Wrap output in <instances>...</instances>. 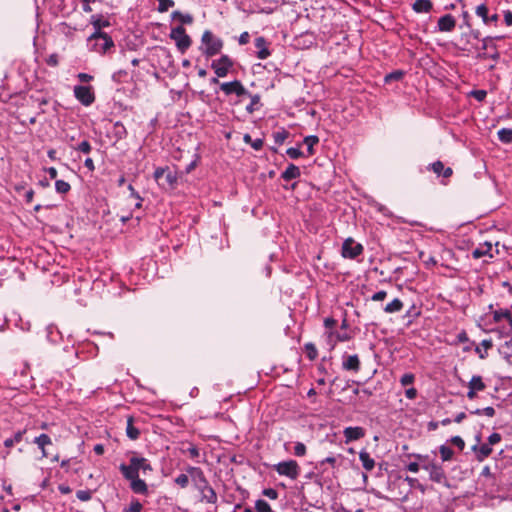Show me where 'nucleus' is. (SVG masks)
Segmentation results:
<instances>
[{
  "label": "nucleus",
  "instance_id": "f257e3e1",
  "mask_svg": "<svg viewBox=\"0 0 512 512\" xmlns=\"http://www.w3.org/2000/svg\"><path fill=\"white\" fill-rule=\"evenodd\" d=\"M119 470L124 479L129 481V487L133 493L139 495H148V485L144 480L139 478L140 471H142L143 474H146L148 471H153L151 463L148 459L133 453V456L129 459V464L121 463Z\"/></svg>",
  "mask_w": 512,
  "mask_h": 512
},
{
  "label": "nucleus",
  "instance_id": "f03ea898",
  "mask_svg": "<svg viewBox=\"0 0 512 512\" xmlns=\"http://www.w3.org/2000/svg\"><path fill=\"white\" fill-rule=\"evenodd\" d=\"M94 26L96 31L87 40L89 50L105 54L114 47V42L107 33L100 30L98 22H95Z\"/></svg>",
  "mask_w": 512,
  "mask_h": 512
},
{
  "label": "nucleus",
  "instance_id": "7ed1b4c3",
  "mask_svg": "<svg viewBox=\"0 0 512 512\" xmlns=\"http://www.w3.org/2000/svg\"><path fill=\"white\" fill-rule=\"evenodd\" d=\"M224 42L217 37L212 31L205 30L201 36V45L199 50L206 58L218 55L223 49Z\"/></svg>",
  "mask_w": 512,
  "mask_h": 512
},
{
  "label": "nucleus",
  "instance_id": "20e7f679",
  "mask_svg": "<svg viewBox=\"0 0 512 512\" xmlns=\"http://www.w3.org/2000/svg\"><path fill=\"white\" fill-rule=\"evenodd\" d=\"M422 469L426 470L429 473V479L432 482L441 484L446 487L450 486L445 470L441 464L437 463L436 461L427 462L422 464Z\"/></svg>",
  "mask_w": 512,
  "mask_h": 512
},
{
  "label": "nucleus",
  "instance_id": "39448f33",
  "mask_svg": "<svg viewBox=\"0 0 512 512\" xmlns=\"http://www.w3.org/2000/svg\"><path fill=\"white\" fill-rule=\"evenodd\" d=\"M169 37L175 41L177 49L182 54H184L192 44L191 37L186 33V30L182 25L173 27Z\"/></svg>",
  "mask_w": 512,
  "mask_h": 512
},
{
  "label": "nucleus",
  "instance_id": "423d86ee",
  "mask_svg": "<svg viewBox=\"0 0 512 512\" xmlns=\"http://www.w3.org/2000/svg\"><path fill=\"white\" fill-rule=\"evenodd\" d=\"M274 470L281 476L289 477L292 480L298 478L300 467L295 460L282 461L274 465Z\"/></svg>",
  "mask_w": 512,
  "mask_h": 512
},
{
  "label": "nucleus",
  "instance_id": "0eeeda50",
  "mask_svg": "<svg viewBox=\"0 0 512 512\" xmlns=\"http://www.w3.org/2000/svg\"><path fill=\"white\" fill-rule=\"evenodd\" d=\"M234 66V61L226 54L211 62V68L217 77H226Z\"/></svg>",
  "mask_w": 512,
  "mask_h": 512
},
{
  "label": "nucleus",
  "instance_id": "6e6552de",
  "mask_svg": "<svg viewBox=\"0 0 512 512\" xmlns=\"http://www.w3.org/2000/svg\"><path fill=\"white\" fill-rule=\"evenodd\" d=\"M363 246L355 242L353 238H347L342 244L341 255L347 259H356L363 253Z\"/></svg>",
  "mask_w": 512,
  "mask_h": 512
},
{
  "label": "nucleus",
  "instance_id": "1a4fd4ad",
  "mask_svg": "<svg viewBox=\"0 0 512 512\" xmlns=\"http://www.w3.org/2000/svg\"><path fill=\"white\" fill-rule=\"evenodd\" d=\"M74 96L84 106H90L95 101L92 86L76 85L74 87Z\"/></svg>",
  "mask_w": 512,
  "mask_h": 512
},
{
  "label": "nucleus",
  "instance_id": "9d476101",
  "mask_svg": "<svg viewBox=\"0 0 512 512\" xmlns=\"http://www.w3.org/2000/svg\"><path fill=\"white\" fill-rule=\"evenodd\" d=\"M106 134L107 137L112 138L114 140L113 145H115L117 142L125 139L128 135V132L122 122L109 121V127H106Z\"/></svg>",
  "mask_w": 512,
  "mask_h": 512
},
{
  "label": "nucleus",
  "instance_id": "9b49d317",
  "mask_svg": "<svg viewBox=\"0 0 512 512\" xmlns=\"http://www.w3.org/2000/svg\"><path fill=\"white\" fill-rule=\"evenodd\" d=\"M220 89L227 96L232 94H235L238 97L250 95V92L244 87L240 80L220 83Z\"/></svg>",
  "mask_w": 512,
  "mask_h": 512
},
{
  "label": "nucleus",
  "instance_id": "f8f14e48",
  "mask_svg": "<svg viewBox=\"0 0 512 512\" xmlns=\"http://www.w3.org/2000/svg\"><path fill=\"white\" fill-rule=\"evenodd\" d=\"M187 473L191 477V479L194 483V486L197 490H199L209 484V482H208L207 478L205 477L204 472L202 471L201 468L190 466L187 469Z\"/></svg>",
  "mask_w": 512,
  "mask_h": 512
},
{
  "label": "nucleus",
  "instance_id": "ddd939ff",
  "mask_svg": "<svg viewBox=\"0 0 512 512\" xmlns=\"http://www.w3.org/2000/svg\"><path fill=\"white\" fill-rule=\"evenodd\" d=\"M254 45L256 48V57L260 60H265L271 55V51L269 49L270 43L263 36H259L255 38Z\"/></svg>",
  "mask_w": 512,
  "mask_h": 512
},
{
  "label": "nucleus",
  "instance_id": "4468645a",
  "mask_svg": "<svg viewBox=\"0 0 512 512\" xmlns=\"http://www.w3.org/2000/svg\"><path fill=\"white\" fill-rule=\"evenodd\" d=\"M361 362L357 354H344L342 357V369L354 373L359 372Z\"/></svg>",
  "mask_w": 512,
  "mask_h": 512
},
{
  "label": "nucleus",
  "instance_id": "2eb2a0df",
  "mask_svg": "<svg viewBox=\"0 0 512 512\" xmlns=\"http://www.w3.org/2000/svg\"><path fill=\"white\" fill-rule=\"evenodd\" d=\"M489 9L486 4L482 3L478 5L475 9V13L478 17H480L485 25L496 24L499 20V16L497 13L492 15L488 14Z\"/></svg>",
  "mask_w": 512,
  "mask_h": 512
},
{
  "label": "nucleus",
  "instance_id": "dca6fc26",
  "mask_svg": "<svg viewBox=\"0 0 512 512\" xmlns=\"http://www.w3.org/2000/svg\"><path fill=\"white\" fill-rule=\"evenodd\" d=\"M502 39H504V36H495V37L487 36L482 39V47L481 48L483 50H487L488 48L493 49V53H487L486 57H488L494 61H497L500 58V53L498 52L497 46H496V44L493 43V41L494 40H502Z\"/></svg>",
  "mask_w": 512,
  "mask_h": 512
},
{
  "label": "nucleus",
  "instance_id": "f3484780",
  "mask_svg": "<svg viewBox=\"0 0 512 512\" xmlns=\"http://www.w3.org/2000/svg\"><path fill=\"white\" fill-rule=\"evenodd\" d=\"M365 434H366L365 429L362 427H359V426H355V427L349 426L343 430V435L345 437L346 443L359 440V439L363 438L365 436Z\"/></svg>",
  "mask_w": 512,
  "mask_h": 512
},
{
  "label": "nucleus",
  "instance_id": "a211bd4d",
  "mask_svg": "<svg viewBox=\"0 0 512 512\" xmlns=\"http://www.w3.org/2000/svg\"><path fill=\"white\" fill-rule=\"evenodd\" d=\"M427 169L431 170L437 176H442L443 178H449L453 174L452 168L451 167H445L443 162L440 161V160H437V161L431 163L427 167Z\"/></svg>",
  "mask_w": 512,
  "mask_h": 512
},
{
  "label": "nucleus",
  "instance_id": "6ab92c4d",
  "mask_svg": "<svg viewBox=\"0 0 512 512\" xmlns=\"http://www.w3.org/2000/svg\"><path fill=\"white\" fill-rule=\"evenodd\" d=\"M456 26V20L451 14H446L438 19L437 27L440 32H451Z\"/></svg>",
  "mask_w": 512,
  "mask_h": 512
},
{
  "label": "nucleus",
  "instance_id": "aec40b11",
  "mask_svg": "<svg viewBox=\"0 0 512 512\" xmlns=\"http://www.w3.org/2000/svg\"><path fill=\"white\" fill-rule=\"evenodd\" d=\"M33 443L36 444L38 448L41 450L42 457L47 458L49 456L47 446L52 445V440L48 434H40L39 436L34 438Z\"/></svg>",
  "mask_w": 512,
  "mask_h": 512
},
{
  "label": "nucleus",
  "instance_id": "412c9836",
  "mask_svg": "<svg viewBox=\"0 0 512 512\" xmlns=\"http://www.w3.org/2000/svg\"><path fill=\"white\" fill-rule=\"evenodd\" d=\"M471 449L475 453L476 460L479 462H482L486 458H488L493 451L492 448L487 443L481 445L475 444L472 446Z\"/></svg>",
  "mask_w": 512,
  "mask_h": 512
},
{
  "label": "nucleus",
  "instance_id": "4be33fe9",
  "mask_svg": "<svg viewBox=\"0 0 512 512\" xmlns=\"http://www.w3.org/2000/svg\"><path fill=\"white\" fill-rule=\"evenodd\" d=\"M201 494V501L209 504L217 502V494L210 484L198 490Z\"/></svg>",
  "mask_w": 512,
  "mask_h": 512
},
{
  "label": "nucleus",
  "instance_id": "5701e85b",
  "mask_svg": "<svg viewBox=\"0 0 512 512\" xmlns=\"http://www.w3.org/2000/svg\"><path fill=\"white\" fill-rule=\"evenodd\" d=\"M412 9L416 13H430L433 10V3L431 0H415Z\"/></svg>",
  "mask_w": 512,
  "mask_h": 512
},
{
  "label": "nucleus",
  "instance_id": "b1692460",
  "mask_svg": "<svg viewBox=\"0 0 512 512\" xmlns=\"http://www.w3.org/2000/svg\"><path fill=\"white\" fill-rule=\"evenodd\" d=\"M492 251V244L490 242H485L483 244H480L476 249L473 250L472 256L475 259H479L483 256H489L490 258L493 257Z\"/></svg>",
  "mask_w": 512,
  "mask_h": 512
},
{
  "label": "nucleus",
  "instance_id": "393cba45",
  "mask_svg": "<svg viewBox=\"0 0 512 512\" xmlns=\"http://www.w3.org/2000/svg\"><path fill=\"white\" fill-rule=\"evenodd\" d=\"M26 432H27V429L24 428L22 430H18L17 432H15L11 437L6 438L3 443L5 448L11 449L16 444L20 443L23 440Z\"/></svg>",
  "mask_w": 512,
  "mask_h": 512
},
{
  "label": "nucleus",
  "instance_id": "a878e982",
  "mask_svg": "<svg viewBox=\"0 0 512 512\" xmlns=\"http://www.w3.org/2000/svg\"><path fill=\"white\" fill-rule=\"evenodd\" d=\"M301 175L300 169L294 164H289L286 169L282 172L281 178L285 181H290L299 178Z\"/></svg>",
  "mask_w": 512,
  "mask_h": 512
},
{
  "label": "nucleus",
  "instance_id": "bb28decb",
  "mask_svg": "<svg viewBox=\"0 0 512 512\" xmlns=\"http://www.w3.org/2000/svg\"><path fill=\"white\" fill-rule=\"evenodd\" d=\"M359 459L366 471H371L375 467V461L366 450H361Z\"/></svg>",
  "mask_w": 512,
  "mask_h": 512
},
{
  "label": "nucleus",
  "instance_id": "cd10ccee",
  "mask_svg": "<svg viewBox=\"0 0 512 512\" xmlns=\"http://www.w3.org/2000/svg\"><path fill=\"white\" fill-rule=\"evenodd\" d=\"M126 434L131 440L138 439L140 435V431L134 426V419L131 416L127 419Z\"/></svg>",
  "mask_w": 512,
  "mask_h": 512
},
{
  "label": "nucleus",
  "instance_id": "c85d7f7f",
  "mask_svg": "<svg viewBox=\"0 0 512 512\" xmlns=\"http://www.w3.org/2000/svg\"><path fill=\"white\" fill-rule=\"evenodd\" d=\"M468 388H471L477 392L484 391L486 389V384L483 382V379L479 375L472 376L471 380L468 383Z\"/></svg>",
  "mask_w": 512,
  "mask_h": 512
},
{
  "label": "nucleus",
  "instance_id": "c756f323",
  "mask_svg": "<svg viewBox=\"0 0 512 512\" xmlns=\"http://www.w3.org/2000/svg\"><path fill=\"white\" fill-rule=\"evenodd\" d=\"M250 98V103L246 106V111L249 114H252L254 111L258 110L260 107V95L255 94L247 95Z\"/></svg>",
  "mask_w": 512,
  "mask_h": 512
},
{
  "label": "nucleus",
  "instance_id": "7c9ffc66",
  "mask_svg": "<svg viewBox=\"0 0 512 512\" xmlns=\"http://www.w3.org/2000/svg\"><path fill=\"white\" fill-rule=\"evenodd\" d=\"M402 308H403V302L400 299L395 298L394 300H392L390 303H388L384 307V311L386 313H396V312L401 311Z\"/></svg>",
  "mask_w": 512,
  "mask_h": 512
},
{
  "label": "nucleus",
  "instance_id": "2f4dec72",
  "mask_svg": "<svg viewBox=\"0 0 512 512\" xmlns=\"http://www.w3.org/2000/svg\"><path fill=\"white\" fill-rule=\"evenodd\" d=\"M498 139L505 144L512 143V128H502L497 133Z\"/></svg>",
  "mask_w": 512,
  "mask_h": 512
},
{
  "label": "nucleus",
  "instance_id": "473e14b6",
  "mask_svg": "<svg viewBox=\"0 0 512 512\" xmlns=\"http://www.w3.org/2000/svg\"><path fill=\"white\" fill-rule=\"evenodd\" d=\"M439 453H440L442 462L450 461V460H452V458L454 456V451L452 450V448H450L447 445H441L439 447Z\"/></svg>",
  "mask_w": 512,
  "mask_h": 512
},
{
  "label": "nucleus",
  "instance_id": "72a5a7b5",
  "mask_svg": "<svg viewBox=\"0 0 512 512\" xmlns=\"http://www.w3.org/2000/svg\"><path fill=\"white\" fill-rule=\"evenodd\" d=\"M303 143L307 146V151L309 155L314 154V145L319 143V138L316 135L306 136L303 140Z\"/></svg>",
  "mask_w": 512,
  "mask_h": 512
},
{
  "label": "nucleus",
  "instance_id": "f704fd0d",
  "mask_svg": "<svg viewBox=\"0 0 512 512\" xmlns=\"http://www.w3.org/2000/svg\"><path fill=\"white\" fill-rule=\"evenodd\" d=\"M304 352L310 361H313L318 356V350L312 342H308L304 345Z\"/></svg>",
  "mask_w": 512,
  "mask_h": 512
},
{
  "label": "nucleus",
  "instance_id": "c9c22d12",
  "mask_svg": "<svg viewBox=\"0 0 512 512\" xmlns=\"http://www.w3.org/2000/svg\"><path fill=\"white\" fill-rule=\"evenodd\" d=\"M171 16L173 20H179L182 24H191L193 22L192 15L183 14L180 11H174Z\"/></svg>",
  "mask_w": 512,
  "mask_h": 512
},
{
  "label": "nucleus",
  "instance_id": "e433bc0d",
  "mask_svg": "<svg viewBox=\"0 0 512 512\" xmlns=\"http://www.w3.org/2000/svg\"><path fill=\"white\" fill-rule=\"evenodd\" d=\"M404 75H405L404 71H402V70H394L391 73H388L384 77V82L388 84V83H391V82H394V81H400L404 77Z\"/></svg>",
  "mask_w": 512,
  "mask_h": 512
},
{
  "label": "nucleus",
  "instance_id": "4c0bfd02",
  "mask_svg": "<svg viewBox=\"0 0 512 512\" xmlns=\"http://www.w3.org/2000/svg\"><path fill=\"white\" fill-rule=\"evenodd\" d=\"M511 311L509 309H498L493 312V320L499 323L502 319L510 318Z\"/></svg>",
  "mask_w": 512,
  "mask_h": 512
},
{
  "label": "nucleus",
  "instance_id": "58836bf2",
  "mask_svg": "<svg viewBox=\"0 0 512 512\" xmlns=\"http://www.w3.org/2000/svg\"><path fill=\"white\" fill-rule=\"evenodd\" d=\"M289 132L285 129H281L277 132L273 133L274 141L277 145H282L285 140L288 138Z\"/></svg>",
  "mask_w": 512,
  "mask_h": 512
},
{
  "label": "nucleus",
  "instance_id": "ea45409f",
  "mask_svg": "<svg viewBox=\"0 0 512 512\" xmlns=\"http://www.w3.org/2000/svg\"><path fill=\"white\" fill-rule=\"evenodd\" d=\"M71 186L68 182L64 180H56L55 182V190L59 194H66L70 191Z\"/></svg>",
  "mask_w": 512,
  "mask_h": 512
},
{
  "label": "nucleus",
  "instance_id": "a19ab883",
  "mask_svg": "<svg viewBox=\"0 0 512 512\" xmlns=\"http://www.w3.org/2000/svg\"><path fill=\"white\" fill-rule=\"evenodd\" d=\"M255 510L257 512H272L270 504L263 499H258L255 503Z\"/></svg>",
  "mask_w": 512,
  "mask_h": 512
},
{
  "label": "nucleus",
  "instance_id": "79ce46f5",
  "mask_svg": "<svg viewBox=\"0 0 512 512\" xmlns=\"http://www.w3.org/2000/svg\"><path fill=\"white\" fill-rule=\"evenodd\" d=\"M128 190L130 191V196L133 199H137V203L135 204L136 209H140L142 207L143 198L140 194L135 190L132 184L128 185Z\"/></svg>",
  "mask_w": 512,
  "mask_h": 512
},
{
  "label": "nucleus",
  "instance_id": "37998d69",
  "mask_svg": "<svg viewBox=\"0 0 512 512\" xmlns=\"http://www.w3.org/2000/svg\"><path fill=\"white\" fill-rule=\"evenodd\" d=\"M174 5L175 2L173 0H158V11L160 13L167 12Z\"/></svg>",
  "mask_w": 512,
  "mask_h": 512
},
{
  "label": "nucleus",
  "instance_id": "c03bdc74",
  "mask_svg": "<svg viewBox=\"0 0 512 512\" xmlns=\"http://www.w3.org/2000/svg\"><path fill=\"white\" fill-rule=\"evenodd\" d=\"M74 149L84 154H89L92 150V147L87 140H83Z\"/></svg>",
  "mask_w": 512,
  "mask_h": 512
},
{
  "label": "nucleus",
  "instance_id": "a18cd8bd",
  "mask_svg": "<svg viewBox=\"0 0 512 512\" xmlns=\"http://www.w3.org/2000/svg\"><path fill=\"white\" fill-rule=\"evenodd\" d=\"M142 504L139 502V500L134 499L131 501L130 505L125 508V512H141L142 511Z\"/></svg>",
  "mask_w": 512,
  "mask_h": 512
},
{
  "label": "nucleus",
  "instance_id": "49530a36",
  "mask_svg": "<svg viewBox=\"0 0 512 512\" xmlns=\"http://www.w3.org/2000/svg\"><path fill=\"white\" fill-rule=\"evenodd\" d=\"M174 481L181 488H186L189 484V474H180L175 478Z\"/></svg>",
  "mask_w": 512,
  "mask_h": 512
},
{
  "label": "nucleus",
  "instance_id": "de8ad7c7",
  "mask_svg": "<svg viewBox=\"0 0 512 512\" xmlns=\"http://www.w3.org/2000/svg\"><path fill=\"white\" fill-rule=\"evenodd\" d=\"M415 380V375L412 373H405L400 378V383L402 386H408L413 384Z\"/></svg>",
  "mask_w": 512,
  "mask_h": 512
},
{
  "label": "nucleus",
  "instance_id": "09e8293b",
  "mask_svg": "<svg viewBox=\"0 0 512 512\" xmlns=\"http://www.w3.org/2000/svg\"><path fill=\"white\" fill-rule=\"evenodd\" d=\"M164 178L169 187H174V185L177 183L176 174L169 171V169L165 173Z\"/></svg>",
  "mask_w": 512,
  "mask_h": 512
},
{
  "label": "nucleus",
  "instance_id": "8fccbe9b",
  "mask_svg": "<svg viewBox=\"0 0 512 512\" xmlns=\"http://www.w3.org/2000/svg\"><path fill=\"white\" fill-rule=\"evenodd\" d=\"M470 95L476 99L477 101L479 102H482L485 100L486 96H487V91L486 90H482V89H478V90H473Z\"/></svg>",
  "mask_w": 512,
  "mask_h": 512
},
{
  "label": "nucleus",
  "instance_id": "3c124183",
  "mask_svg": "<svg viewBox=\"0 0 512 512\" xmlns=\"http://www.w3.org/2000/svg\"><path fill=\"white\" fill-rule=\"evenodd\" d=\"M294 454L297 457H303L306 454V446L302 442H296L294 446Z\"/></svg>",
  "mask_w": 512,
  "mask_h": 512
},
{
  "label": "nucleus",
  "instance_id": "603ef678",
  "mask_svg": "<svg viewBox=\"0 0 512 512\" xmlns=\"http://www.w3.org/2000/svg\"><path fill=\"white\" fill-rule=\"evenodd\" d=\"M286 154L291 158V159H298L300 158L303 153L302 151L300 150V148L298 147H291V148H288L287 151H286Z\"/></svg>",
  "mask_w": 512,
  "mask_h": 512
},
{
  "label": "nucleus",
  "instance_id": "864d4df0",
  "mask_svg": "<svg viewBox=\"0 0 512 512\" xmlns=\"http://www.w3.org/2000/svg\"><path fill=\"white\" fill-rule=\"evenodd\" d=\"M76 497L80 500V501H88L91 499L92 497V492L90 490H78L76 492Z\"/></svg>",
  "mask_w": 512,
  "mask_h": 512
},
{
  "label": "nucleus",
  "instance_id": "5fc2aeb1",
  "mask_svg": "<svg viewBox=\"0 0 512 512\" xmlns=\"http://www.w3.org/2000/svg\"><path fill=\"white\" fill-rule=\"evenodd\" d=\"M450 442L455 445L460 451H463L465 448V442L460 436H453L450 439Z\"/></svg>",
  "mask_w": 512,
  "mask_h": 512
},
{
  "label": "nucleus",
  "instance_id": "6e6d98bb",
  "mask_svg": "<svg viewBox=\"0 0 512 512\" xmlns=\"http://www.w3.org/2000/svg\"><path fill=\"white\" fill-rule=\"evenodd\" d=\"M501 439H502L501 434L494 432L488 437L487 444H489V446L491 447V445H495V444L499 443L501 441Z\"/></svg>",
  "mask_w": 512,
  "mask_h": 512
},
{
  "label": "nucleus",
  "instance_id": "4d7b16f0",
  "mask_svg": "<svg viewBox=\"0 0 512 512\" xmlns=\"http://www.w3.org/2000/svg\"><path fill=\"white\" fill-rule=\"evenodd\" d=\"M167 170H168V168H163V167L156 168L154 171V174H153L154 179L159 182L164 177Z\"/></svg>",
  "mask_w": 512,
  "mask_h": 512
},
{
  "label": "nucleus",
  "instance_id": "13d9d810",
  "mask_svg": "<svg viewBox=\"0 0 512 512\" xmlns=\"http://www.w3.org/2000/svg\"><path fill=\"white\" fill-rule=\"evenodd\" d=\"M59 63L58 55L56 53H53L48 56L46 59V64L50 67H56Z\"/></svg>",
  "mask_w": 512,
  "mask_h": 512
},
{
  "label": "nucleus",
  "instance_id": "bf43d9fd",
  "mask_svg": "<svg viewBox=\"0 0 512 512\" xmlns=\"http://www.w3.org/2000/svg\"><path fill=\"white\" fill-rule=\"evenodd\" d=\"M386 297H387V292L384 290H380L372 295L371 300L378 302V301H383Z\"/></svg>",
  "mask_w": 512,
  "mask_h": 512
},
{
  "label": "nucleus",
  "instance_id": "052dcab7",
  "mask_svg": "<svg viewBox=\"0 0 512 512\" xmlns=\"http://www.w3.org/2000/svg\"><path fill=\"white\" fill-rule=\"evenodd\" d=\"M249 41H250V34L247 31L241 33L240 36L238 37L239 45H246L249 43Z\"/></svg>",
  "mask_w": 512,
  "mask_h": 512
},
{
  "label": "nucleus",
  "instance_id": "680f3d73",
  "mask_svg": "<svg viewBox=\"0 0 512 512\" xmlns=\"http://www.w3.org/2000/svg\"><path fill=\"white\" fill-rule=\"evenodd\" d=\"M420 463L418 462H410L407 466H406V469L409 471V472H412V473H418L419 470H420Z\"/></svg>",
  "mask_w": 512,
  "mask_h": 512
},
{
  "label": "nucleus",
  "instance_id": "e2e57ef3",
  "mask_svg": "<svg viewBox=\"0 0 512 512\" xmlns=\"http://www.w3.org/2000/svg\"><path fill=\"white\" fill-rule=\"evenodd\" d=\"M263 144H264V141L263 139L261 138H257V139H253L251 141V147L254 149V150H260L262 147H263Z\"/></svg>",
  "mask_w": 512,
  "mask_h": 512
},
{
  "label": "nucleus",
  "instance_id": "0e129e2a",
  "mask_svg": "<svg viewBox=\"0 0 512 512\" xmlns=\"http://www.w3.org/2000/svg\"><path fill=\"white\" fill-rule=\"evenodd\" d=\"M405 396L410 400L415 399L417 397V389L414 387L406 389Z\"/></svg>",
  "mask_w": 512,
  "mask_h": 512
},
{
  "label": "nucleus",
  "instance_id": "69168bd1",
  "mask_svg": "<svg viewBox=\"0 0 512 512\" xmlns=\"http://www.w3.org/2000/svg\"><path fill=\"white\" fill-rule=\"evenodd\" d=\"M78 79L80 82H83V83H89L90 81L93 80V76L90 75V74H87V73H79L77 75Z\"/></svg>",
  "mask_w": 512,
  "mask_h": 512
},
{
  "label": "nucleus",
  "instance_id": "338daca9",
  "mask_svg": "<svg viewBox=\"0 0 512 512\" xmlns=\"http://www.w3.org/2000/svg\"><path fill=\"white\" fill-rule=\"evenodd\" d=\"M263 494L265 496L269 497L270 499H277V497H278V492L272 488L265 489L263 491Z\"/></svg>",
  "mask_w": 512,
  "mask_h": 512
},
{
  "label": "nucleus",
  "instance_id": "774afa93",
  "mask_svg": "<svg viewBox=\"0 0 512 512\" xmlns=\"http://www.w3.org/2000/svg\"><path fill=\"white\" fill-rule=\"evenodd\" d=\"M504 22L507 26H512V12L510 10L504 11Z\"/></svg>",
  "mask_w": 512,
  "mask_h": 512
}]
</instances>
